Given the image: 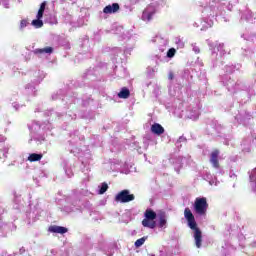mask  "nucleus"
I'll return each instance as SVG.
<instances>
[{
  "mask_svg": "<svg viewBox=\"0 0 256 256\" xmlns=\"http://www.w3.org/2000/svg\"><path fill=\"white\" fill-rule=\"evenodd\" d=\"M150 256H155L154 254H151Z\"/></svg>",
  "mask_w": 256,
  "mask_h": 256,
  "instance_id": "obj_22",
  "label": "nucleus"
},
{
  "mask_svg": "<svg viewBox=\"0 0 256 256\" xmlns=\"http://www.w3.org/2000/svg\"><path fill=\"white\" fill-rule=\"evenodd\" d=\"M42 159L43 154L32 153L28 156V161H30V163H35L37 161H41Z\"/></svg>",
  "mask_w": 256,
  "mask_h": 256,
  "instance_id": "obj_11",
  "label": "nucleus"
},
{
  "mask_svg": "<svg viewBox=\"0 0 256 256\" xmlns=\"http://www.w3.org/2000/svg\"><path fill=\"white\" fill-rule=\"evenodd\" d=\"M119 9H120L119 3H113L112 5L105 6L103 9V13H105L106 15H111L113 13H117Z\"/></svg>",
  "mask_w": 256,
  "mask_h": 256,
  "instance_id": "obj_6",
  "label": "nucleus"
},
{
  "mask_svg": "<svg viewBox=\"0 0 256 256\" xmlns=\"http://www.w3.org/2000/svg\"><path fill=\"white\" fill-rule=\"evenodd\" d=\"M144 217L145 218L142 220L143 227H147L148 229H155V227H157V222H155L157 213H155V211L147 209L144 213Z\"/></svg>",
  "mask_w": 256,
  "mask_h": 256,
  "instance_id": "obj_2",
  "label": "nucleus"
},
{
  "mask_svg": "<svg viewBox=\"0 0 256 256\" xmlns=\"http://www.w3.org/2000/svg\"><path fill=\"white\" fill-rule=\"evenodd\" d=\"M168 79H169L170 81H173V80L175 79V74H173V72H169V74H168Z\"/></svg>",
  "mask_w": 256,
  "mask_h": 256,
  "instance_id": "obj_20",
  "label": "nucleus"
},
{
  "mask_svg": "<svg viewBox=\"0 0 256 256\" xmlns=\"http://www.w3.org/2000/svg\"><path fill=\"white\" fill-rule=\"evenodd\" d=\"M118 97L119 99H129L131 97V91H129V88L123 87L118 93Z\"/></svg>",
  "mask_w": 256,
  "mask_h": 256,
  "instance_id": "obj_9",
  "label": "nucleus"
},
{
  "mask_svg": "<svg viewBox=\"0 0 256 256\" xmlns=\"http://www.w3.org/2000/svg\"><path fill=\"white\" fill-rule=\"evenodd\" d=\"M29 25V22L27 21V19H23L20 22V29H25V27H27Z\"/></svg>",
  "mask_w": 256,
  "mask_h": 256,
  "instance_id": "obj_17",
  "label": "nucleus"
},
{
  "mask_svg": "<svg viewBox=\"0 0 256 256\" xmlns=\"http://www.w3.org/2000/svg\"><path fill=\"white\" fill-rule=\"evenodd\" d=\"M145 241H147V236L139 238L138 240L135 241V247L139 249V247L145 244Z\"/></svg>",
  "mask_w": 256,
  "mask_h": 256,
  "instance_id": "obj_13",
  "label": "nucleus"
},
{
  "mask_svg": "<svg viewBox=\"0 0 256 256\" xmlns=\"http://www.w3.org/2000/svg\"><path fill=\"white\" fill-rule=\"evenodd\" d=\"M48 231H50V233H59L60 235H65V233H67L69 230L63 226L52 225L49 227Z\"/></svg>",
  "mask_w": 256,
  "mask_h": 256,
  "instance_id": "obj_7",
  "label": "nucleus"
},
{
  "mask_svg": "<svg viewBox=\"0 0 256 256\" xmlns=\"http://www.w3.org/2000/svg\"><path fill=\"white\" fill-rule=\"evenodd\" d=\"M209 204L207 203V198H196L194 202V211L197 215H206Z\"/></svg>",
  "mask_w": 256,
  "mask_h": 256,
  "instance_id": "obj_3",
  "label": "nucleus"
},
{
  "mask_svg": "<svg viewBox=\"0 0 256 256\" xmlns=\"http://www.w3.org/2000/svg\"><path fill=\"white\" fill-rule=\"evenodd\" d=\"M195 53H200V50L197 48H194Z\"/></svg>",
  "mask_w": 256,
  "mask_h": 256,
  "instance_id": "obj_21",
  "label": "nucleus"
},
{
  "mask_svg": "<svg viewBox=\"0 0 256 256\" xmlns=\"http://www.w3.org/2000/svg\"><path fill=\"white\" fill-rule=\"evenodd\" d=\"M210 163L214 167V169H219V150L215 149L210 154Z\"/></svg>",
  "mask_w": 256,
  "mask_h": 256,
  "instance_id": "obj_5",
  "label": "nucleus"
},
{
  "mask_svg": "<svg viewBox=\"0 0 256 256\" xmlns=\"http://www.w3.org/2000/svg\"><path fill=\"white\" fill-rule=\"evenodd\" d=\"M177 53V50H175V48H170L168 51H167V57L169 59H173V57H175V54Z\"/></svg>",
  "mask_w": 256,
  "mask_h": 256,
  "instance_id": "obj_16",
  "label": "nucleus"
},
{
  "mask_svg": "<svg viewBox=\"0 0 256 256\" xmlns=\"http://www.w3.org/2000/svg\"><path fill=\"white\" fill-rule=\"evenodd\" d=\"M32 25L36 27V29H41V27H43V20L37 18L36 20L32 21Z\"/></svg>",
  "mask_w": 256,
  "mask_h": 256,
  "instance_id": "obj_14",
  "label": "nucleus"
},
{
  "mask_svg": "<svg viewBox=\"0 0 256 256\" xmlns=\"http://www.w3.org/2000/svg\"><path fill=\"white\" fill-rule=\"evenodd\" d=\"M107 189H109V185L107 183H102L100 190H99V195H103L104 193H107Z\"/></svg>",
  "mask_w": 256,
  "mask_h": 256,
  "instance_id": "obj_15",
  "label": "nucleus"
},
{
  "mask_svg": "<svg viewBox=\"0 0 256 256\" xmlns=\"http://www.w3.org/2000/svg\"><path fill=\"white\" fill-rule=\"evenodd\" d=\"M43 53H53V47L37 48L34 50L35 55H43Z\"/></svg>",
  "mask_w": 256,
  "mask_h": 256,
  "instance_id": "obj_10",
  "label": "nucleus"
},
{
  "mask_svg": "<svg viewBox=\"0 0 256 256\" xmlns=\"http://www.w3.org/2000/svg\"><path fill=\"white\" fill-rule=\"evenodd\" d=\"M45 7H47V2H42L39 10L45 12Z\"/></svg>",
  "mask_w": 256,
  "mask_h": 256,
  "instance_id": "obj_18",
  "label": "nucleus"
},
{
  "mask_svg": "<svg viewBox=\"0 0 256 256\" xmlns=\"http://www.w3.org/2000/svg\"><path fill=\"white\" fill-rule=\"evenodd\" d=\"M114 201H116V203H131V201H135V195L125 189L115 196Z\"/></svg>",
  "mask_w": 256,
  "mask_h": 256,
  "instance_id": "obj_4",
  "label": "nucleus"
},
{
  "mask_svg": "<svg viewBox=\"0 0 256 256\" xmlns=\"http://www.w3.org/2000/svg\"><path fill=\"white\" fill-rule=\"evenodd\" d=\"M167 225V214L165 212H160L159 213V227L163 228L166 227Z\"/></svg>",
  "mask_w": 256,
  "mask_h": 256,
  "instance_id": "obj_12",
  "label": "nucleus"
},
{
  "mask_svg": "<svg viewBox=\"0 0 256 256\" xmlns=\"http://www.w3.org/2000/svg\"><path fill=\"white\" fill-rule=\"evenodd\" d=\"M43 13H45V12H43V10H38V13H37V19H43Z\"/></svg>",
  "mask_w": 256,
  "mask_h": 256,
  "instance_id": "obj_19",
  "label": "nucleus"
},
{
  "mask_svg": "<svg viewBox=\"0 0 256 256\" xmlns=\"http://www.w3.org/2000/svg\"><path fill=\"white\" fill-rule=\"evenodd\" d=\"M151 133L154 135H163V133H165V128H163L159 123H154L151 126Z\"/></svg>",
  "mask_w": 256,
  "mask_h": 256,
  "instance_id": "obj_8",
  "label": "nucleus"
},
{
  "mask_svg": "<svg viewBox=\"0 0 256 256\" xmlns=\"http://www.w3.org/2000/svg\"><path fill=\"white\" fill-rule=\"evenodd\" d=\"M184 217L188 223V227L194 231V241L197 249H201L203 245V232L197 226V221H195V215L191 212V209L185 208Z\"/></svg>",
  "mask_w": 256,
  "mask_h": 256,
  "instance_id": "obj_1",
  "label": "nucleus"
}]
</instances>
